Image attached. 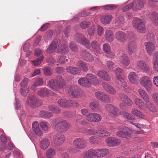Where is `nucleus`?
<instances>
[{"mask_svg": "<svg viewBox=\"0 0 158 158\" xmlns=\"http://www.w3.org/2000/svg\"><path fill=\"white\" fill-rule=\"evenodd\" d=\"M102 85L104 89L110 94L115 95L116 94V90L109 84L106 82H103Z\"/></svg>", "mask_w": 158, "mask_h": 158, "instance_id": "2eb2a0df", "label": "nucleus"}, {"mask_svg": "<svg viewBox=\"0 0 158 158\" xmlns=\"http://www.w3.org/2000/svg\"><path fill=\"white\" fill-rule=\"evenodd\" d=\"M123 116L127 119L129 120H132L135 119V118L131 114L127 113L126 112H124L122 113Z\"/></svg>", "mask_w": 158, "mask_h": 158, "instance_id": "8fccbe9b", "label": "nucleus"}, {"mask_svg": "<svg viewBox=\"0 0 158 158\" xmlns=\"http://www.w3.org/2000/svg\"><path fill=\"white\" fill-rule=\"evenodd\" d=\"M32 129L35 133L39 136H42L43 133L39 127V123L37 121H35L32 123Z\"/></svg>", "mask_w": 158, "mask_h": 158, "instance_id": "412c9836", "label": "nucleus"}, {"mask_svg": "<svg viewBox=\"0 0 158 158\" xmlns=\"http://www.w3.org/2000/svg\"><path fill=\"white\" fill-rule=\"evenodd\" d=\"M144 0H141L138 2V5H136L135 7L134 5L133 6V9L135 10H139L143 7L144 5ZM135 4L136 3H135ZM137 4L136 3V4Z\"/></svg>", "mask_w": 158, "mask_h": 158, "instance_id": "a18cd8bd", "label": "nucleus"}, {"mask_svg": "<svg viewBox=\"0 0 158 158\" xmlns=\"http://www.w3.org/2000/svg\"><path fill=\"white\" fill-rule=\"evenodd\" d=\"M41 101L35 96L31 95L28 98L26 105L33 107H38L41 105Z\"/></svg>", "mask_w": 158, "mask_h": 158, "instance_id": "423d86ee", "label": "nucleus"}, {"mask_svg": "<svg viewBox=\"0 0 158 158\" xmlns=\"http://www.w3.org/2000/svg\"><path fill=\"white\" fill-rule=\"evenodd\" d=\"M50 144V141L47 138L43 139L40 142V147L43 149L47 148L49 146Z\"/></svg>", "mask_w": 158, "mask_h": 158, "instance_id": "bb28decb", "label": "nucleus"}, {"mask_svg": "<svg viewBox=\"0 0 158 158\" xmlns=\"http://www.w3.org/2000/svg\"><path fill=\"white\" fill-rule=\"evenodd\" d=\"M117 82L118 85H120L124 89H125V87L127 86L126 82L122 78L120 79L117 80Z\"/></svg>", "mask_w": 158, "mask_h": 158, "instance_id": "13d9d810", "label": "nucleus"}, {"mask_svg": "<svg viewBox=\"0 0 158 158\" xmlns=\"http://www.w3.org/2000/svg\"><path fill=\"white\" fill-rule=\"evenodd\" d=\"M92 48L94 52H96L97 54L99 53L101 51L99 44L97 42L94 41L91 43Z\"/></svg>", "mask_w": 158, "mask_h": 158, "instance_id": "72a5a7b5", "label": "nucleus"}, {"mask_svg": "<svg viewBox=\"0 0 158 158\" xmlns=\"http://www.w3.org/2000/svg\"><path fill=\"white\" fill-rule=\"evenodd\" d=\"M152 97L154 102L156 104L158 105V94L157 93H153Z\"/></svg>", "mask_w": 158, "mask_h": 158, "instance_id": "0e129e2a", "label": "nucleus"}, {"mask_svg": "<svg viewBox=\"0 0 158 158\" xmlns=\"http://www.w3.org/2000/svg\"><path fill=\"white\" fill-rule=\"evenodd\" d=\"M110 98L109 95L104 93L101 100L103 102L108 103L110 102Z\"/></svg>", "mask_w": 158, "mask_h": 158, "instance_id": "603ef678", "label": "nucleus"}, {"mask_svg": "<svg viewBox=\"0 0 158 158\" xmlns=\"http://www.w3.org/2000/svg\"><path fill=\"white\" fill-rule=\"evenodd\" d=\"M103 50L106 54H110V48L108 44H103Z\"/></svg>", "mask_w": 158, "mask_h": 158, "instance_id": "09e8293b", "label": "nucleus"}, {"mask_svg": "<svg viewBox=\"0 0 158 158\" xmlns=\"http://www.w3.org/2000/svg\"><path fill=\"white\" fill-rule=\"evenodd\" d=\"M87 123L86 121L85 120H81L80 119H77L76 121V125H81L83 126L86 125Z\"/></svg>", "mask_w": 158, "mask_h": 158, "instance_id": "4d7b16f0", "label": "nucleus"}, {"mask_svg": "<svg viewBox=\"0 0 158 158\" xmlns=\"http://www.w3.org/2000/svg\"><path fill=\"white\" fill-rule=\"evenodd\" d=\"M131 113L132 114L139 118H143L144 117V114L137 109L133 108L131 110Z\"/></svg>", "mask_w": 158, "mask_h": 158, "instance_id": "c85d7f7f", "label": "nucleus"}, {"mask_svg": "<svg viewBox=\"0 0 158 158\" xmlns=\"http://www.w3.org/2000/svg\"><path fill=\"white\" fill-rule=\"evenodd\" d=\"M134 101L135 104L139 108L142 110H144V102L140 99L138 98H136L135 99Z\"/></svg>", "mask_w": 158, "mask_h": 158, "instance_id": "2f4dec72", "label": "nucleus"}, {"mask_svg": "<svg viewBox=\"0 0 158 158\" xmlns=\"http://www.w3.org/2000/svg\"><path fill=\"white\" fill-rule=\"evenodd\" d=\"M127 50L130 55L135 53L137 51V48L135 43L134 41H130L129 42Z\"/></svg>", "mask_w": 158, "mask_h": 158, "instance_id": "6ab92c4d", "label": "nucleus"}, {"mask_svg": "<svg viewBox=\"0 0 158 158\" xmlns=\"http://www.w3.org/2000/svg\"><path fill=\"white\" fill-rule=\"evenodd\" d=\"M124 22L123 18L122 16H120L117 17L115 21V24L116 26H121Z\"/></svg>", "mask_w": 158, "mask_h": 158, "instance_id": "58836bf2", "label": "nucleus"}, {"mask_svg": "<svg viewBox=\"0 0 158 158\" xmlns=\"http://www.w3.org/2000/svg\"><path fill=\"white\" fill-rule=\"evenodd\" d=\"M106 109L109 112V115L112 117H114L117 116L118 113V110L113 106L108 104L106 107Z\"/></svg>", "mask_w": 158, "mask_h": 158, "instance_id": "9d476101", "label": "nucleus"}, {"mask_svg": "<svg viewBox=\"0 0 158 158\" xmlns=\"http://www.w3.org/2000/svg\"><path fill=\"white\" fill-rule=\"evenodd\" d=\"M46 154L48 157L51 158L55 155L56 152L53 149L50 148L47 151Z\"/></svg>", "mask_w": 158, "mask_h": 158, "instance_id": "c03bdc74", "label": "nucleus"}, {"mask_svg": "<svg viewBox=\"0 0 158 158\" xmlns=\"http://www.w3.org/2000/svg\"><path fill=\"white\" fill-rule=\"evenodd\" d=\"M50 94V91L46 88H41L38 91V94L42 97H48Z\"/></svg>", "mask_w": 158, "mask_h": 158, "instance_id": "5701e85b", "label": "nucleus"}, {"mask_svg": "<svg viewBox=\"0 0 158 158\" xmlns=\"http://www.w3.org/2000/svg\"><path fill=\"white\" fill-rule=\"evenodd\" d=\"M119 61L123 66H128L130 63V60L126 54L123 53L120 56Z\"/></svg>", "mask_w": 158, "mask_h": 158, "instance_id": "aec40b11", "label": "nucleus"}, {"mask_svg": "<svg viewBox=\"0 0 158 158\" xmlns=\"http://www.w3.org/2000/svg\"><path fill=\"white\" fill-rule=\"evenodd\" d=\"M28 92V87L22 88L21 87L20 93L22 96H26Z\"/></svg>", "mask_w": 158, "mask_h": 158, "instance_id": "bf43d9fd", "label": "nucleus"}, {"mask_svg": "<svg viewBox=\"0 0 158 158\" xmlns=\"http://www.w3.org/2000/svg\"><path fill=\"white\" fill-rule=\"evenodd\" d=\"M40 125L43 130L45 131H47L48 130V127L45 122H42L40 123Z\"/></svg>", "mask_w": 158, "mask_h": 158, "instance_id": "69168bd1", "label": "nucleus"}, {"mask_svg": "<svg viewBox=\"0 0 158 158\" xmlns=\"http://www.w3.org/2000/svg\"><path fill=\"white\" fill-rule=\"evenodd\" d=\"M104 93L101 92H97L95 93L94 95L96 98L99 100H101Z\"/></svg>", "mask_w": 158, "mask_h": 158, "instance_id": "680f3d73", "label": "nucleus"}, {"mask_svg": "<svg viewBox=\"0 0 158 158\" xmlns=\"http://www.w3.org/2000/svg\"><path fill=\"white\" fill-rule=\"evenodd\" d=\"M73 144L77 148L80 149H85L87 146L85 141L81 138L76 139L73 141Z\"/></svg>", "mask_w": 158, "mask_h": 158, "instance_id": "0eeeda50", "label": "nucleus"}, {"mask_svg": "<svg viewBox=\"0 0 158 158\" xmlns=\"http://www.w3.org/2000/svg\"><path fill=\"white\" fill-rule=\"evenodd\" d=\"M89 106L92 110L95 112H98L101 109L99 104L97 102H91L89 104Z\"/></svg>", "mask_w": 158, "mask_h": 158, "instance_id": "7c9ffc66", "label": "nucleus"}, {"mask_svg": "<svg viewBox=\"0 0 158 158\" xmlns=\"http://www.w3.org/2000/svg\"><path fill=\"white\" fill-rule=\"evenodd\" d=\"M106 65L108 69L110 71H113L115 68L114 63L113 61L110 60L107 61Z\"/></svg>", "mask_w": 158, "mask_h": 158, "instance_id": "49530a36", "label": "nucleus"}, {"mask_svg": "<svg viewBox=\"0 0 158 158\" xmlns=\"http://www.w3.org/2000/svg\"><path fill=\"white\" fill-rule=\"evenodd\" d=\"M118 130V131L116 132V135L119 137L124 138V131L123 130Z\"/></svg>", "mask_w": 158, "mask_h": 158, "instance_id": "338daca9", "label": "nucleus"}, {"mask_svg": "<svg viewBox=\"0 0 158 158\" xmlns=\"http://www.w3.org/2000/svg\"><path fill=\"white\" fill-rule=\"evenodd\" d=\"M68 92L70 95L73 97H77L79 95V92L77 87H70L68 89Z\"/></svg>", "mask_w": 158, "mask_h": 158, "instance_id": "b1692460", "label": "nucleus"}, {"mask_svg": "<svg viewBox=\"0 0 158 158\" xmlns=\"http://www.w3.org/2000/svg\"><path fill=\"white\" fill-rule=\"evenodd\" d=\"M94 122H99L102 119L101 115L98 113H94Z\"/></svg>", "mask_w": 158, "mask_h": 158, "instance_id": "864d4df0", "label": "nucleus"}, {"mask_svg": "<svg viewBox=\"0 0 158 158\" xmlns=\"http://www.w3.org/2000/svg\"><path fill=\"white\" fill-rule=\"evenodd\" d=\"M105 142L108 146L110 147L118 145L120 143V141L119 139L111 137L106 139Z\"/></svg>", "mask_w": 158, "mask_h": 158, "instance_id": "1a4fd4ad", "label": "nucleus"}, {"mask_svg": "<svg viewBox=\"0 0 158 158\" xmlns=\"http://www.w3.org/2000/svg\"><path fill=\"white\" fill-rule=\"evenodd\" d=\"M144 46L148 54L150 55H152L153 52L155 49V46L154 44L151 42H147L144 43Z\"/></svg>", "mask_w": 158, "mask_h": 158, "instance_id": "ddd939ff", "label": "nucleus"}, {"mask_svg": "<svg viewBox=\"0 0 158 158\" xmlns=\"http://www.w3.org/2000/svg\"><path fill=\"white\" fill-rule=\"evenodd\" d=\"M68 47L67 45L63 44L61 45L59 49V52L61 53H66L68 52Z\"/></svg>", "mask_w": 158, "mask_h": 158, "instance_id": "37998d69", "label": "nucleus"}, {"mask_svg": "<svg viewBox=\"0 0 158 158\" xmlns=\"http://www.w3.org/2000/svg\"><path fill=\"white\" fill-rule=\"evenodd\" d=\"M129 81L132 84H136L139 79V77L136 73L134 72L130 73L128 76Z\"/></svg>", "mask_w": 158, "mask_h": 158, "instance_id": "4be33fe9", "label": "nucleus"}, {"mask_svg": "<svg viewBox=\"0 0 158 158\" xmlns=\"http://www.w3.org/2000/svg\"><path fill=\"white\" fill-rule=\"evenodd\" d=\"M132 25L139 32L144 33L146 32L145 25L140 19L137 18H134Z\"/></svg>", "mask_w": 158, "mask_h": 158, "instance_id": "39448f33", "label": "nucleus"}, {"mask_svg": "<svg viewBox=\"0 0 158 158\" xmlns=\"http://www.w3.org/2000/svg\"><path fill=\"white\" fill-rule=\"evenodd\" d=\"M76 38L77 42L83 45H88L89 41L87 40L84 36L80 34H77Z\"/></svg>", "mask_w": 158, "mask_h": 158, "instance_id": "393cba45", "label": "nucleus"}, {"mask_svg": "<svg viewBox=\"0 0 158 158\" xmlns=\"http://www.w3.org/2000/svg\"><path fill=\"white\" fill-rule=\"evenodd\" d=\"M29 80L27 78H24L20 83V86L22 88L27 87V85Z\"/></svg>", "mask_w": 158, "mask_h": 158, "instance_id": "3c124183", "label": "nucleus"}, {"mask_svg": "<svg viewBox=\"0 0 158 158\" xmlns=\"http://www.w3.org/2000/svg\"><path fill=\"white\" fill-rule=\"evenodd\" d=\"M103 29L100 26L98 25L97 27V31L98 34L99 35H101L103 33Z\"/></svg>", "mask_w": 158, "mask_h": 158, "instance_id": "774afa93", "label": "nucleus"}, {"mask_svg": "<svg viewBox=\"0 0 158 158\" xmlns=\"http://www.w3.org/2000/svg\"><path fill=\"white\" fill-rule=\"evenodd\" d=\"M146 106L149 110L152 112H156V110L155 107L151 102H149L147 104Z\"/></svg>", "mask_w": 158, "mask_h": 158, "instance_id": "5fc2aeb1", "label": "nucleus"}, {"mask_svg": "<svg viewBox=\"0 0 158 158\" xmlns=\"http://www.w3.org/2000/svg\"><path fill=\"white\" fill-rule=\"evenodd\" d=\"M65 82L61 76L56 79H51L48 83V87L54 90L58 91L64 86Z\"/></svg>", "mask_w": 158, "mask_h": 158, "instance_id": "f03ea898", "label": "nucleus"}, {"mask_svg": "<svg viewBox=\"0 0 158 158\" xmlns=\"http://www.w3.org/2000/svg\"><path fill=\"white\" fill-rule=\"evenodd\" d=\"M109 153V150L106 148L90 149L84 154V158H99L106 156Z\"/></svg>", "mask_w": 158, "mask_h": 158, "instance_id": "f257e3e1", "label": "nucleus"}, {"mask_svg": "<svg viewBox=\"0 0 158 158\" xmlns=\"http://www.w3.org/2000/svg\"><path fill=\"white\" fill-rule=\"evenodd\" d=\"M52 127H55L59 131L62 132L66 131L69 128L68 123L63 120L58 121L56 120H53L52 123Z\"/></svg>", "mask_w": 158, "mask_h": 158, "instance_id": "20e7f679", "label": "nucleus"}, {"mask_svg": "<svg viewBox=\"0 0 158 158\" xmlns=\"http://www.w3.org/2000/svg\"><path fill=\"white\" fill-rule=\"evenodd\" d=\"M70 102L64 98H60L57 101L58 105L61 107L67 108L70 106Z\"/></svg>", "mask_w": 158, "mask_h": 158, "instance_id": "a878e982", "label": "nucleus"}, {"mask_svg": "<svg viewBox=\"0 0 158 158\" xmlns=\"http://www.w3.org/2000/svg\"><path fill=\"white\" fill-rule=\"evenodd\" d=\"M97 134L100 137H105L110 135V133L105 130L100 129L97 131Z\"/></svg>", "mask_w": 158, "mask_h": 158, "instance_id": "473e14b6", "label": "nucleus"}, {"mask_svg": "<svg viewBox=\"0 0 158 158\" xmlns=\"http://www.w3.org/2000/svg\"><path fill=\"white\" fill-rule=\"evenodd\" d=\"M152 19L154 25H158V15L156 14H153L152 15Z\"/></svg>", "mask_w": 158, "mask_h": 158, "instance_id": "de8ad7c7", "label": "nucleus"}, {"mask_svg": "<svg viewBox=\"0 0 158 158\" xmlns=\"http://www.w3.org/2000/svg\"><path fill=\"white\" fill-rule=\"evenodd\" d=\"M89 142L93 144H97L100 141V139L97 137L92 136L90 137L89 139Z\"/></svg>", "mask_w": 158, "mask_h": 158, "instance_id": "a19ab883", "label": "nucleus"}, {"mask_svg": "<svg viewBox=\"0 0 158 158\" xmlns=\"http://www.w3.org/2000/svg\"><path fill=\"white\" fill-rule=\"evenodd\" d=\"M64 136L62 134H57L55 135L53 137V142L57 146L62 144L64 142Z\"/></svg>", "mask_w": 158, "mask_h": 158, "instance_id": "6e6552de", "label": "nucleus"}, {"mask_svg": "<svg viewBox=\"0 0 158 158\" xmlns=\"http://www.w3.org/2000/svg\"><path fill=\"white\" fill-rule=\"evenodd\" d=\"M114 72L117 80L122 78L121 75L123 73V70L121 68L118 67L115 69L114 70Z\"/></svg>", "mask_w": 158, "mask_h": 158, "instance_id": "ea45409f", "label": "nucleus"}, {"mask_svg": "<svg viewBox=\"0 0 158 158\" xmlns=\"http://www.w3.org/2000/svg\"><path fill=\"white\" fill-rule=\"evenodd\" d=\"M86 79L89 83L90 86L91 84L96 85L98 83V80L97 77L92 74H88L86 75Z\"/></svg>", "mask_w": 158, "mask_h": 158, "instance_id": "f8f14e48", "label": "nucleus"}, {"mask_svg": "<svg viewBox=\"0 0 158 158\" xmlns=\"http://www.w3.org/2000/svg\"><path fill=\"white\" fill-rule=\"evenodd\" d=\"M82 56L85 60L91 61L94 60L93 56L89 53L86 51L83 52L81 54Z\"/></svg>", "mask_w": 158, "mask_h": 158, "instance_id": "c9c22d12", "label": "nucleus"}, {"mask_svg": "<svg viewBox=\"0 0 158 158\" xmlns=\"http://www.w3.org/2000/svg\"><path fill=\"white\" fill-rule=\"evenodd\" d=\"M136 66L137 68L144 70L146 72L149 73L150 71L149 67L143 60H141L137 62L136 64Z\"/></svg>", "mask_w": 158, "mask_h": 158, "instance_id": "f3484780", "label": "nucleus"}, {"mask_svg": "<svg viewBox=\"0 0 158 158\" xmlns=\"http://www.w3.org/2000/svg\"><path fill=\"white\" fill-rule=\"evenodd\" d=\"M97 75L106 81H109L110 80V77L109 74L106 71L103 70H98L97 72Z\"/></svg>", "mask_w": 158, "mask_h": 158, "instance_id": "a211bd4d", "label": "nucleus"}, {"mask_svg": "<svg viewBox=\"0 0 158 158\" xmlns=\"http://www.w3.org/2000/svg\"><path fill=\"white\" fill-rule=\"evenodd\" d=\"M105 36L106 39L110 42L112 41L114 38L113 33L110 30L106 31Z\"/></svg>", "mask_w": 158, "mask_h": 158, "instance_id": "c756f323", "label": "nucleus"}, {"mask_svg": "<svg viewBox=\"0 0 158 158\" xmlns=\"http://www.w3.org/2000/svg\"><path fill=\"white\" fill-rule=\"evenodd\" d=\"M118 129L123 130L124 131V138L129 139L132 137V131L128 127L121 126L118 127Z\"/></svg>", "mask_w": 158, "mask_h": 158, "instance_id": "9b49d317", "label": "nucleus"}, {"mask_svg": "<svg viewBox=\"0 0 158 158\" xmlns=\"http://www.w3.org/2000/svg\"><path fill=\"white\" fill-rule=\"evenodd\" d=\"M134 3H131L123 7V10L124 11H126L130 9L133 8Z\"/></svg>", "mask_w": 158, "mask_h": 158, "instance_id": "e2e57ef3", "label": "nucleus"}, {"mask_svg": "<svg viewBox=\"0 0 158 158\" xmlns=\"http://www.w3.org/2000/svg\"><path fill=\"white\" fill-rule=\"evenodd\" d=\"M60 44L59 40H56L53 41L51 44L50 46L47 50V52L48 54L53 53Z\"/></svg>", "mask_w": 158, "mask_h": 158, "instance_id": "dca6fc26", "label": "nucleus"}, {"mask_svg": "<svg viewBox=\"0 0 158 158\" xmlns=\"http://www.w3.org/2000/svg\"><path fill=\"white\" fill-rule=\"evenodd\" d=\"M44 74L47 76H50L52 74V72L49 67L45 68L43 70Z\"/></svg>", "mask_w": 158, "mask_h": 158, "instance_id": "052dcab7", "label": "nucleus"}, {"mask_svg": "<svg viewBox=\"0 0 158 158\" xmlns=\"http://www.w3.org/2000/svg\"><path fill=\"white\" fill-rule=\"evenodd\" d=\"M94 113L88 114L86 117V119L90 122H94Z\"/></svg>", "mask_w": 158, "mask_h": 158, "instance_id": "6e6d98bb", "label": "nucleus"}, {"mask_svg": "<svg viewBox=\"0 0 158 158\" xmlns=\"http://www.w3.org/2000/svg\"><path fill=\"white\" fill-rule=\"evenodd\" d=\"M44 57L43 56H41L39 58L32 60V63L35 66H37L41 64L43 61Z\"/></svg>", "mask_w": 158, "mask_h": 158, "instance_id": "79ce46f5", "label": "nucleus"}, {"mask_svg": "<svg viewBox=\"0 0 158 158\" xmlns=\"http://www.w3.org/2000/svg\"><path fill=\"white\" fill-rule=\"evenodd\" d=\"M112 18V17L110 15H103L101 17V21L103 24H106L110 22Z\"/></svg>", "mask_w": 158, "mask_h": 158, "instance_id": "cd10ccee", "label": "nucleus"}, {"mask_svg": "<svg viewBox=\"0 0 158 158\" xmlns=\"http://www.w3.org/2000/svg\"><path fill=\"white\" fill-rule=\"evenodd\" d=\"M140 85L144 87L148 92H151L153 87L150 78L148 76H142L140 79Z\"/></svg>", "mask_w": 158, "mask_h": 158, "instance_id": "7ed1b4c3", "label": "nucleus"}, {"mask_svg": "<svg viewBox=\"0 0 158 158\" xmlns=\"http://www.w3.org/2000/svg\"><path fill=\"white\" fill-rule=\"evenodd\" d=\"M66 70L68 73L73 74H76L80 72V70L78 68L72 66L67 67Z\"/></svg>", "mask_w": 158, "mask_h": 158, "instance_id": "f704fd0d", "label": "nucleus"}, {"mask_svg": "<svg viewBox=\"0 0 158 158\" xmlns=\"http://www.w3.org/2000/svg\"><path fill=\"white\" fill-rule=\"evenodd\" d=\"M86 77L81 78L78 81V83L81 85L85 87H89L90 85L86 79Z\"/></svg>", "mask_w": 158, "mask_h": 158, "instance_id": "e433bc0d", "label": "nucleus"}, {"mask_svg": "<svg viewBox=\"0 0 158 158\" xmlns=\"http://www.w3.org/2000/svg\"><path fill=\"white\" fill-rule=\"evenodd\" d=\"M77 66L81 70L86 71L88 69L85 62L81 60H80L78 61Z\"/></svg>", "mask_w": 158, "mask_h": 158, "instance_id": "4c0bfd02", "label": "nucleus"}, {"mask_svg": "<svg viewBox=\"0 0 158 158\" xmlns=\"http://www.w3.org/2000/svg\"><path fill=\"white\" fill-rule=\"evenodd\" d=\"M115 38L118 41L121 42H124L127 40L128 38V36L124 32L119 31L116 33Z\"/></svg>", "mask_w": 158, "mask_h": 158, "instance_id": "4468645a", "label": "nucleus"}]
</instances>
